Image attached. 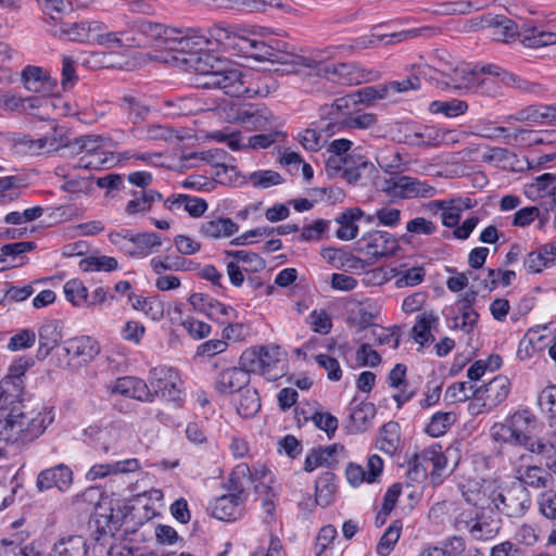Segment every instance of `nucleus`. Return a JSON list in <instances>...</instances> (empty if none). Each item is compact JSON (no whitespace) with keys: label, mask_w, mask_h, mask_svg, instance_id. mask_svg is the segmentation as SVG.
<instances>
[{"label":"nucleus","mask_w":556,"mask_h":556,"mask_svg":"<svg viewBox=\"0 0 556 556\" xmlns=\"http://www.w3.org/2000/svg\"><path fill=\"white\" fill-rule=\"evenodd\" d=\"M54 417L52 407L25 406L0 425V440L18 447H27L46 432Z\"/></svg>","instance_id":"obj_2"},{"label":"nucleus","mask_w":556,"mask_h":556,"mask_svg":"<svg viewBox=\"0 0 556 556\" xmlns=\"http://www.w3.org/2000/svg\"><path fill=\"white\" fill-rule=\"evenodd\" d=\"M163 109L167 115L177 117L192 114L195 110V104L192 98L179 97L164 100Z\"/></svg>","instance_id":"obj_51"},{"label":"nucleus","mask_w":556,"mask_h":556,"mask_svg":"<svg viewBox=\"0 0 556 556\" xmlns=\"http://www.w3.org/2000/svg\"><path fill=\"white\" fill-rule=\"evenodd\" d=\"M477 387L469 382H455L451 384L445 392V397L452 402H466L467 400L476 399Z\"/></svg>","instance_id":"obj_63"},{"label":"nucleus","mask_w":556,"mask_h":556,"mask_svg":"<svg viewBox=\"0 0 556 556\" xmlns=\"http://www.w3.org/2000/svg\"><path fill=\"white\" fill-rule=\"evenodd\" d=\"M424 463H431L434 471H439L445 468L446 457L441 452L440 444H433L420 453H415L409 459L408 464L415 471H417L418 468L424 465Z\"/></svg>","instance_id":"obj_34"},{"label":"nucleus","mask_w":556,"mask_h":556,"mask_svg":"<svg viewBox=\"0 0 556 556\" xmlns=\"http://www.w3.org/2000/svg\"><path fill=\"white\" fill-rule=\"evenodd\" d=\"M248 180L253 187L261 189H266L282 182L280 174L270 169L253 172L248 176Z\"/></svg>","instance_id":"obj_62"},{"label":"nucleus","mask_w":556,"mask_h":556,"mask_svg":"<svg viewBox=\"0 0 556 556\" xmlns=\"http://www.w3.org/2000/svg\"><path fill=\"white\" fill-rule=\"evenodd\" d=\"M364 215L363 211L358 207L346 210L336 217V223L340 225L336 236L340 240L349 241L356 238L358 227L355 222Z\"/></svg>","instance_id":"obj_35"},{"label":"nucleus","mask_w":556,"mask_h":556,"mask_svg":"<svg viewBox=\"0 0 556 556\" xmlns=\"http://www.w3.org/2000/svg\"><path fill=\"white\" fill-rule=\"evenodd\" d=\"M139 30L151 41L163 45L165 49H168L170 42H173L174 35L182 33L180 28H170L149 21L142 22L139 25Z\"/></svg>","instance_id":"obj_32"},{"label":"nucleus","mask_w":556,"mask_h":556,"mask_svg":"<svg viewBox=\"0 0 556 556\" xmlns=\"http://www.w3.org/2000/svg\"><path fill=\"white\" fill-rule=\"evenodd\" d=\"M226 152L223 150H208L203 152H192L184 155L185 161L201 160L216 168L215 177L220 184H231L237 181L239 172L235 166L226 165L224 160Z\"/></svg>","instance_id":"obj_16"},{"label":"nucleus","mask_w":556,"mask_h":556,"mask_svg":"<svg viewBox=\"0 0 556 556\" xmlns=\"http://www.w3.org/2000/svg\"><path fill=\"white\" fill-rule=\"evenodd\" d=\"M376 406L370 402H361L357 406L351 408L350 420L357 432H363L367 424L375 417Z\"/></svg>","instance_id":"obj_44"},{"label":"nucleus","mask_w":556,"mask_h":556,"mask_svg":"<svg viewBox=\"0 0 556 556\" xmlns=\"http://www.w3.org/2000/svg\"><path fill=\"white\" fill-rule=\"evenodd\" d=\"M508 420L521 440V444L530 438L528 432L535 424V417L533 414L528 409L517 410L508 418Z\"/></svg>","instance_id":"obj_46"},{"label":"nucleus","mask_w":556,"mask_h":556,"mask_svg":"<svg viewBox=\"0 0 556 556\" xmlns=\"http://www.w3.org/2000/svg\"><path fill=\"white\" fill-rule=\"evenodd\" d=\"M164 206L173 213L184 210L193 218L201 217L207 210L204 199L188 194H173L164 201Z\"/></svg>","instance_id":"obj_25"},{"label":"nucleus","mask_w":556,"mask_h":556,"mask_svg":"<svg viewBox=\"0 0 556 556\" xmlns=\"http://www.w3.org/2000/svg\"><path fill=\"white\" fill-rule=\"evenodd\" d=\"M508 118L526 122L529 125H556V105H528L508 116Z\"/></svg>","instance_id":"obj_22"},{"label":"nucleus","mask_w":556,"mask_h":556,"mask_svg":"<svg viewBox=\"0 0 556 556\" xmlns=\"http://www.w3.org/2000/svg\"><path fill=\"white\" fill-rule=\"evenodd\" d=\"M113 161V154L106 153L103 148H100L98 151L88 155H81L75 167L85 169H101L106 165H111Z\"/></svg>","instance_id":"obj_50"},{"label":"nucleus","mask_w":556,"mask_h":556,"mask_svg":"<svg viewBox=\"0 0 556 556\" xmlns=\"http://www.w3.org/2000/svg\"><path fill=\"white\" fill-rule=\"evenodd\" d=\"M463 498L480 510H493L497 485L494 481L467 480L458 485Z\"/></svg>","instance_id":"obj_12"},{"label":"nucleus","mask_w":556,"mask_h":556,"mask_svg":"<svg viewBox=\"0 0 556 556\" xmlns=\"http://www.w3.org/2000/svg\"><path fill=\"white\" fill-rule=\"evenodd\" d=\"M140 468L137 458H128L112 464L93 465L87 472L88 480L104 478L110 475L135 472Z\"/></svg>","instance_id":"obj_28"},{"label":"nucleus","mask_w":556,"mask_h":556,"mask_svg":"<svg viewBox=\"0 0 556 556\" xmlns=\"http://www.w3.org/2000/svg\"><path fill=\"white\" fill-rule=\"evenodd\" d=\"M177 371L170 367L160 366L150 370L149 382L155 396L178 403L180 390L178 389Z\"/></svg>","instance_id":"obj_13"},{"label":"nucleus","mask_w":556,"mask_h":556,"mask_svg":"<svg viewBox=\"0 0 556 556\" xmlns=\"http://www.w3.org/2000/svg\"><path fill=\"white\" fill-rule=\"evenodd\" d=\"M238 51L244 54H249L251 58L260 62H267L269 49V42H264L254 38H250L244 30H242L239 39Z\"/></svg>","instance_id":"obj_40"},{"label":"nucleus","mask_w":556,"mask_h":556,"mask_svg":"<svg viewBox=\"0 0 556 556\" xmlns=\"http://www.w3.org/2000/svg\"><path fill=\"white\" fill-rule=\"evenodd\" d=\"M38 336V355L41 357H47L50 352L58 345L62 338L58 326L53 321L42 325L39 329Z\"/></svg>","instance_id":"obj_42"},{"label":"nucleus","mask_w":556,"mask_h":556,"mask_svg":"<svg viewBox=\"0 0 556 556\" xmlns=\"http://www.w3.org/2000/svg\"><path fill=\"white\" fill-rule=\"evenodd\" d=\"M62 351L70 361L88 364L100 353V344L92 337L79 336L65 340Z\"/></svg>","instance_id":"obj_17"},{"label":"nucleus","mask_w":556,"mask_h":556,"mask_svg":"<svg viewBox=\"0 0 556 556\" xmlns=\"http://www.w3.org/2000/svg\"><path fill=\"white\" fill-rule=\"evenodd\" d=\"M239 231V225L229 217H214L199 226V233L206 239L218 240L229 238Z\"/></svg>","instance_id":"obj_24"},{"label":"nucleus","mask_w":556,"mask_h":556,"mask_svg":"<svg viewBox=\"0 0 556 556\" xmlns=\"http://www.w3.org/2000/svg\"><path fill=\"white\" fill-rule=\"evenodd\" d=\"M437 318L432 315H421L418 317L416 324L412 329L414 340L419 343L421 346L433 340V336L431 334V324L434 323Z\"/></svg>","instance_id":"obj_57"},{"label":"nucleus","mask_w":556,"mask_h":556,"mask_svg":"<svg viewBox=\"0 0 556 556\" xmlns=\"http://www.w3.org/2000/svg\"><path fill=\"white\" fill-rule=\"evenodd\" d=\"M132 197L134 199L128 201L125 207L128 215L149 212L155 201H161L163 199L162 193L152 189L134 191Z\"/></svg>","instance_id":"obj_37"},{"label":"nucleus","mask_w":556,"mask_h":556,"mask_svg":"<svg viewBox=\"0 0 556 556\" xmlns=\"http://www.w3.org/2000/svg\"><path fill=\"white\" fill-rule=\"evenodd\" d=\"M24 87L31 92H49L52 89L50 76L39 66L28 65L22 71Z\"/></svg>","instance_id":"obj_29"},{"label":"nucleus","mask_w":556,"mask_h":556,"mask_svg":"<svg viewBox=\"0 0 556 556\" xmlns=\"http://www.w3.org/2000/svg\"><path fill=\"white\" fill-rule=\"evenodd\" d=\"M553 188H556V175L545 173L538 176L533 182L527 186L526 194L529 198H543L546 194L553 198Z\"/></svg>","instance_id":"obj_45"},{"label":"nucleus","mask_w":556,"mask_h":556,"mask_svg":"<svg viewBox=\"0 0 556 556\" xmlns=\"http://www.w3.org/2000/svg\"><path fill=\"white\" fill-rule=\"evenodd\" d=\"M320 77L345 86L359 85L364 78L356 65L352 63H325V66L320 67Z\"/></svg>","instance_id":"obj_21"},{"label":"nucleus","mask_w":556,"mask_h":556,"mask_svg":"<svg viewBox=\"0 0 556 556\" xmlns=\"http://www.w3.org/2000/svg\"><path fill=\"white\" fill-rule=\"evenodd\" d=\"M338 452V445H329L325 448H313L305 458L304 470L312 472L318 467L329 466L334 455Z\"/></svg>","instance_id":"obj_43"},{"label":"nucleus","mask_w":556,"mask_h":556,"mask_svg":"<svg viewBox=\"0 0 556 556\" xmlns=\"http://www.w3.org/2000/svg\"><path fill=\"white\" fill-rule=\"evenodd\" d=\"M374 165L363 155H354L352 164H348L340 177L345 179L348 184L355 185L362 177V172L372 168Z\"/></svg>","instance_id":"obj_55"},{"label":"nucleus","mask_w":556,"mask_h":556,"mask_svg":"<svg viewBox=\"0 0 556 556\" xmlns=\"http://www.w3.org/2000/svg\"><path fill=\"white\" fill-rule=\"evenodd\" d=\"M249 382L250 371L240 365L223 370L216 379L215 387L222 394L241 393V390L249 388Z\"/></svg>","instance_id":"obj_20"},{"label":"nucleus","mask_w":556,"mask_h":556,"mask_svg":"<svg viewBox=\"0 0 556 556\" xmlns=\"http://www.w3.org/2000/svg\"><path fill=\"white\" fill-rule=\"evenodd\" d=\"M113 393L131 397L141 402H152L154 394L150 387L141 379L136 377L118 378L113 387Z\"/></svg>","instance_id":"obj_23"},{"label":"nucleus","mask_w":556,"mask_h":556,"mask_svg":"<svg viewBox=\"0 0 556 556\" xmlns=\"http://www.w3.org/2000/svg\"><path fill=\"white\" fill-rule=\"evenodd\" d=\"M334 475L332 472H325L321 475L315 485V498L317 505L323 507L328 506L332 501V495L336 490V484L333 483Z\"/></svg>","instance_id":"obj_47"},{"label":"nucleus","mask_w":556,"mask_h":556,"mask_svg":"<svg viewBox=\"0 0 556 556\" xmlns=\"http://www.w3.org/2000/svg\"><path fill=\"white\" fill-rule=\"evenodd\" d=\"M359 242L364 244L362 250L375 260L392 256L400 249L396 238L387 231L366 232Z\"/></svg>","instance_id":"obj_14"},{"label":"nucleus","mask_w":556,"mask_h":556,"mask_svg":"<svg viewBox=\"0 0 556 556\" xmlns=\"http://www.w3.org/2000/svg\"><path fill=\"white\" fill-rule=\"evenodd\" d=\"M242 30H233L223 25H215L208 30V47H219L225 50H237Z\"/></svg>","instance_id":"obj_31"},{"label":"nucleus","mask_w":556,"mask_h":556,"mask_svg":"<svg viewBox=\"0 0 556 556\" xmlns=\"http://www.w3.org/2000/svg\"><path fill=\"white\" fill-rule=\"evenodd\" d=\"M84 271H112L117 268V261L112 256H90L79 262Z\"/></svg>","instance_id":"obj_59"},{"label":"nucleus","mask_w":556,"mask_h":556,"mask_svg":"<svg viewBox=\"0 0 556 556\" xmlns=\"http://www.w3.org/2000/svg\"><path fill=\"white\" fill-rule=\"evenodd\" d=\"M530 504V495L523 484L513 483L505 492L496 489L494 508L508 517L523 515Z\"/></svg>","instance_id":"obj_11"},{"label":"nucleus","mask_w":556,"mask_h":556,"mask_svg":"<svg viewBox=\"0 0 556 556\" xmlns=\"http://www.w3.org/2000/svg\"><path fill=\"white\" fill-rule=\"evenodd\" d=\"M468 109L465 101L453 99L451 101H433L431 110L435 113H442L447 117H456L464 114Z\"/></svg>","instance_id":"obj_64"},{"label":"nucleus","mask_w":556,"mask_h":556,"mask_svg":"<svg viewBox=\"0 0 556 556\" xmlns=\"http://www.w3.org/2000/svg\"><path fill=\"white\" fill-rule=\"evenodd\" d=\"M452 311L455 313V315L452 317V328L460 329L466 333H470L479 318V315L475 308L464 306V304H454Z\"/></svg>","instance_id":"obj_41"},{"label":"nucleus","mask_w":556,"mask_h":556,"mask_svg":"<svg viewBox=\"0 0 556 556\" xmlns=\"http://www.w3.org/2000/svg\"><path fill=\"white\" fill-rule=\"evenodd\" d=\"M150 265L156 274H161L164 270H190L192 262L181 257L173 260L167 256L164 261L153 257Z\"/></svg>","instance_id":"obj_61"},{"label":"nucleus","mask_w":556,"mask_h":556,"mask_svg":"<svg viewBox=\"0 0 556 556\" xmlns=\"http://www.w3.org/2000/svg\"><path fill=\"white\" fill-rule=\"evenodd\" d=\"M515 478L518 480L516 484H523L534 489H545L552 483V476L540 466H526L515 469Z\"/></svg>","instance_id":"obj_27"},{"label":"nucleus","mask_w":556,"mask_h":556,"mask_svg":"<svg viewBox=\"0 0 556 556\" xmlns=\"http://www.w3.org/2000/svg\"><path fill=\"white\" fill-rule=\"evenodd\" d=\"M229 489L233 493L217 497L211 506L212 516L222 521H233L241 517L247 493L242 485H238L235 478L229 479Z\"/></svg>","instance_id":"obj_10"},{"label":"nucleus","mask_w":556,"mask_h":556,"mask_svg":"<svg viewBox=\"0 0 556 556\" xmlns=\"http://www.w3.org/2000/svg\"><path fill=\"white\" fill-rule=\"evenodd\" d=\"M226 255L232 257L238 264L242 263L244 271L256 273L265 268V261L254 252L250 251H226Z\"/></svg>","instance_id":"obj_48"},{"label":"nucleus","mask_w":556,"mask_h":556,"mask_svg":"<svg viewBox=\"0 0 556 556\" xmlns=\"http://www.w3.org/2000/svg\"><path fill=\"white\" fill-rule=\"evenodd\" d=\"M282 352L277 345L254 346L247 349L240 356L239 364L247 370L275 381L285 375Z\"/></svg>","instance_id":"obj_4"},{"label":"nucleus","mask_w":556,"mask_h":556,"mask_svg":"<svg viewBox=\"0 0 556 556\" xmlns=\"http://www.w3.org/2000/svg\"><path fill=\"white\" fill-rule=\"evenodd\" d=\"M443 139L441 131L432 126H420L405 135L406 143L412 146H439Z\"/></svg>","instance_id":"obj_36"},{"label":"nucleus","mask_w":556,"mask_h":556,"mask_svg":"<svg viewBox=\"0 0 556 556\" xmlns=\"http://www.w3.org/2000/svg\"><path fill=\"white\" fill-rule=\"evenodd\" d=\"M493 510H480L468 533L477 541H488L496 536L500 531V520L494 518Z\"/></svg>","instance_id":"obj_26"},{"label":"nucleus","mask_w":556,"mask_h":556,"mask_svg":"<svg viewBox=\"0 0 556 556\" xmlns=\"http://www.w3.org/2000/svg\"><path fill=\"white\" fill-rule=\"evenodd\" d=\"M381 190L388 195L400 199L410 198H428L435 193V189L418 178L395 175L384 179L381 185Z\"/></svg>","instance_id":"obj_8"},{"label":"nucleus","mask_w":556,"mask_h":556,"mask_svg":"<svg viewBox=\"0 0 556 556\" xmlns=\"http://www.w3.org/2000/svg\"><path fill=\"white\" fill-rule=\"evenodd\" d=\"M400 427L395 421H389L384 424L377 439V446L380 451L392 455L399 447L400 444Z\"/></svg>","instance_id":"obj_39"},{"label":"nucleus","mask_w":556,"mask_h":556,"mask_svg":"<svg viewBox=\"0 0 556 556\" xmlns=\"http://www.w3.org/2000/svg\"><path fill=\"white\" fill-rule=\"evenodd\" d=\"M118 106L134 121L144 118L150 111V109L143 104L140 99L132 94H124L121 97Z\"/></svg>","instance_id":"obj_56"},{"label":"nucleus","mask_w":556,"mask_h":556,"mask_svg":"<svg viewBox=\"0 0 556 556\" xmlns=\"http://www.w3.org/2000/svg\"><path fill=\"white\" fill-rule=\"evenodd\" d=\"M455 421L456 415L454 413L438 412L431 417L430 422L426 427V432L433 438L441 437L446 433Z\"/></svg>","instance_id":"obj_49"},{"label":"nucleus","mask_w":556,"mask_h":556,"mask_svg":"<svg viewBox=\"0 0 556 556\" xmlns=\"http://www.w3.org/2000/svg\"><path fill=\"white\" fill-rule=\"evenodd\" d=\"M429 71L430 68L428 66H418L416 75L407 77L401 81L394 80L389 83V85L387 86L388 90L392 89L395 92H404L407 90L420 89V79L427 78Z\"/></svg>","instance_id":"obj_58"},{"label":"nucleus","mask_w":556,"mask_h":556,"mask_svg":"<svg viewBox=\"0 0 556 556\" xmlns=\"http://www.w3.org/2000/svg\"><path fill=\"white\" fill-rule=\"evenodd\" d=\"M65 298L75 306H81L87 303L88 289L78 279L68 280L64 285Z\"/></svg>","instance_id":"obj_60"},{"label":"nucleus","mask_w":556,"mask_h":556,"mask_svg":"<svg viewBox=\"0 0 556 556\" xmlns=\"http://www.w3.org/2000/svg\"><path fill=\"white\" fill-rule=\"evenodd\" d=\"M529 452L541 455L546 462L556 459V444L544 438H529L522 444Z\"/></svg>","instance_id":"obj_53"},{"label":"nucleus","mask_w":556,"mask_h":556,"mask_svg":"<svg viewBox=\"0 0 556 556\" xmlns=\"http://www.w3.org/2000/svg\"><path fill=\"white\" fill-rule=\"evenodd\" d=\"M109 240L128 256H147L162 244V238L159 233L140 232L132 235L130 230L110 232Z\"/></svg>","instance_id":"obj_6"},{"label":"nucleus","mask_w":556,"mask_h":556,"mask_svg":"<svg viewBox=\"0 0 556 556\" xmlns=\"http://www.w3.org/2000/svg\"><path fill=\"white\" fill-rule=\"evenodd\" d=\"M25 387L14 384L9 380H0V425L29 406L24 400Z\"/></svg>","instance_id":"obj_15"},{"label":"nucleus","mask_w":556,"mask_h":556,"mask_svg":"<svg viewBox=\"0 0 556 556\" xmlns=\"http://www.w3.org/2000/svg\"><path fill=\"white\" fill-rule=\"evenodd\" d=\"M509 391V379L505 376H496L489 383L476 389V400H481L484 409L491 410L505 401Z\"/></svg>","instance_id":"obj_19"},{"label":"nucleus","mask_w":556,"mask_h":556,"mask_svg":"<svg viewBox=\"0 0 556 556\" xmlns=\"http://www.w3.org/2000/svg\"><path fill=\"white\" fill-rule=\"evenodd\" d=\"M465 542L462 538L454 536L442 547L426 548L419 556H463Z\"/></svg>","instance_id":"obj_52"},{"label":"nucleus","mask_w":556,"mask_h":556,"mask_svg":"<svg viewBox=\"0 0 556 556\" xmlns=\"http://www.w3.org/2000/svg\"><path fill=\"white\" fill-rule=\"evenodd\" d=\"M489 26L492 30L493 39L504 43H509L516 38L527 48H541L556 43V34L544 31L535 26H523L519 29L518 25L511 18L504 15L494 16Z\"/></svg>","instance_id":"obj_3"},{"label":"nucleus","mask_w":556,"mask_h":556,"mask_svg":"<svg viewBox=\"0 0 556 556\" xmlns=\"http://www.w3.org/2000/svg\"><path fill=\"white\" fill-rule=\"evenodd\" d=\"M189 66L194 68L195 85L204 89H220L230 97H252L250 75L241 67L227 63L216 55L191 56Z\"/></svg>","instance_id":"obj_1"},{"label":"nucleus","mask_w":556,"mask_h":556,"mask_svg":"<svg viewBox=\"0 0 556 556\" xmlns=\"http://www.w3.org/2000/svg\"><path fill=\"white\" fill-rule=\"evenodd\" d=\"M226 118L230 123L240 124L248 130L265 129L269 124L267 109L251 103H230L226 109Z\"/></svg>","instance_id":"obj_9"},{"label":"nucleus","mask_w":556,"mask_h":556,"mask_svg":"<svg viewBox=\"0 0 556 556\" xmlns=\"http://www.w3.org/2000/svg\"><path fill=\"white\" fill-rule=\"evenodd\" d=\"M73 483V471L64 464L41 470L36 480V486L40 492L56 488L66 492Z\"/></svg>","instance_id":"obj_18"},{"label":"nucleus","mask_w":556,"mask_h":556,"mask_svg":"<svg viewBox=\"0 0 556 556\" xmlns=\"http://www.w3.org/2000/svg\"><path fill=\"white\" fill-rule=\"evenodd\" d=\"M211 2L217 9L248 12L265 11L268 7H282L279 0H211Z\"/></svg>","instance_id":"obj_30"},{"label":"nucleus","mask_w":556,"mask_h":556,"mask_svg":"<svg viewBox=\"0 0 556 556\" xmlns=\"http://www.w3.org/2000/svg\"><path fill=\"white\" fill-rule=\"evenodd\" d=\"M105 28V25L99 21H61L60 23L51 26L50 33L53 37L61 40L85 43L92 41L98 33L104 30Z\"/></svg>","instance_id":"obj_7"},{"label":"nucleus","mask_w":556,"mask_h":556,"mask_svg":"<svg viewBox=\"0 0 556 556\" xmlns=\"http://www.w3.org/2000/svg\"><path fill=\"white\" fill-rule=\"evenodd\" d=\"M237 413L243 418L255 416L261 409V399L258 392L254 388L241 390L238 399L235 400Z\"/></svg>","instance_id":"obj_38"},{"label":"nucleus","mask_w":556,"mask_h":556,"mask_svg":"<svg viewBox=\"0 0 556 556\" xmlns=\"http://www.w3.org/2000/svg\"><path fill=\"white\" fill-rule=\"evenodd\" d=\"M86 540L80 535H65L52 546L50 556H85Z\"/></svg>","instance_id":"obj_33"},{"label":"nucleus","mask_w":556,"mask_h":556,"mask_svg":"<svg viewBox=\"0 0 556 556\" xmlns=\"http://www.w3.org/2000/svg\"><path fill=\"white\" fill-rule=\"evenodd\" d=\"M210 39L204 34H199L194 29H182L181 34L174 35L173 42H170L168 50L176 51L177 55L174 60L186 72L194 73V68L189 66V59L191 56L213 55L208 52Z\"/></svg>","instance_id":"obj_5"},{"label":"nucleus","mask_w":556,"mask_h":556,"mask_svg":"<svg viewBox=\"0 0 556 556\" xmlns=\"http://www.w3.org/2000/svg\"><path fill=\"white\" fill-rule=\"evenodd\" d=\"M402 526L399 521L393 522L380 538L376 551L380 556H388L394 548L401 535Z\"/></svg>","instance_id":"obj_54"}]
</instances>
